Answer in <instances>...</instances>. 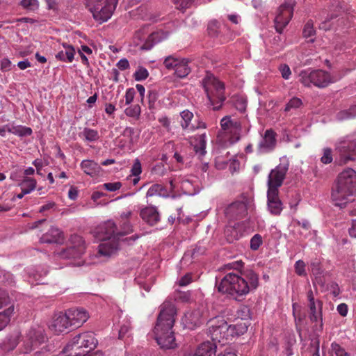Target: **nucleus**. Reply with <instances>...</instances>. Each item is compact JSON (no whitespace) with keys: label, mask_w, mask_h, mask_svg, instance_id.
<instances>
[{"label":"nucleus","mask_w":356,"mask_h":356,"mask_svg":"<svg viewBox=\"0 0 356 356\" xmlns=\"http://www.w3.org/2000/svg\"><path fill=\"white\" fill-rule=\"evenodd\" d=\"M241 275L235 273L227 274L217 285L218 291L226 293L236 300L247 295L250 289H256L259 284L258 275L252 270L247 269Z\"/></svg>","instance_id":"obj_1"},{"label":"nucleus","mask_w":356,"mask_h":356,"mask_svg":"<svg viewBox=\"0 0 356 356\" xmlns=\"http://www.w3.org/2000/svg\"><path fill=\"white\" fill-rule=\"evenodd\" d=\"M177 309L173 303L164 302L154 327L156 341L161 348L163 350L174 349L177 347L174 332L172 331Z\"/></svg>","instance_id":"obj_2"},{"label":"nucleus","mask_w":356,"mask_h":356,"mask_svg":"<svg viewBox=\"0 0 356 356\" xmlns=\"http://www.w3.org/2000/svg\"><path fill=\"white\" fill-rule=\"evenodd\" d=\"M356 195V172L347 168L341 172L332 187L331 199L341 208L352 202Z\"/></svg>","instance_id":"obj_3"},{"label":"nucleus","mask_w":356,"mask_h":356,"mask_svg":"<svg viewBox=\"0 0 356 356\" xmlns=\"http://www.w3.org/2000/svg\"><path fill=\"white\" fill-rule=\"evenodd\" d=\"M97 345V340L92 332L76 334L64 348L66 356H85L93 350Z\"/></svg>","instance_id":"obj_4"},{"label":"nucleus","mask_w":356,"mask_h":356,"mask_svg":"<svg viewBox=\"0 0 356 356\" xmlns=\"http://www.w3.org/2000/svg\"><path fill=\"white\" fill-rule=\"evenodd\" d=\"M201 83L207 95L209 105L215 111L219 110L226 99L224 83L211 73H207Z\"/></svg>","instance_id":"obj_5"},{"label":"nucleus","mask_w":356,"mask_h":356,"mask_svg":"<svg viewBox=\"0 0 356 356\" xmlns=\"http://www.w3.org/2000/svg\"><path fill=\"white\" fill-rule=\"evenodd\" d=\"M209 330L212 335L218 338L223 333V338L228 337H238L243 335L248 330V325L245 322H240L235 325H228L223 319L212 318L208 321Z\"/></svg>","instance_id":"obj_6"},{"label":"nucleus","mask_w":356,"mask_h":356,"mask_svg":"<svg viewBox=\"0 0 356 356\" xmlns=\"http://www.w3.org/2000/svg\"><path fill=\"white\" fill-rule=\"evenodd\" d=\"M339 165L354 161L356 156V131L339 138L334 145Z\"/></svg>","instance_id":"obj_7"},{"label":"nucleus","mask_w":356,"mask_h":356,"mask_svg":"<svg viewBox=\"0 0 356 356\" xmlns=\"http://www.w3.org/2000/svg\"><path fill=\"white\" fill-rule=\"evenodd\" d=\"M118 0H86V6L96 21L102 23L109 19Z\"/></svg>","instance_id":"obj_8"},{"label":"nucleus","mask_w":356,"mask_h":356,"mask_svg":"<svg viewBox=\"0 0 356 356\" xmlns=\"http://www.w3.org/2000/svg\"><path fill=\"white\" fill-rule=\"evenodd\" d=\"M299 77L300 81L307 87L313 85L318 88H325L337 81L328 72L322 70H305L300 72Z\"/></svg>","instance_id":"obj_9"},{"label":"nucleus","mask_w":356,"mask_h":356,"mask_svg":"<svg viewBox=\"0 0 356 356\" xmlns=\"http://www.w3.org/2000/svg\"><path fill=\"white\" fill-rule=\"evenodd\" d=\"M254 209L252 200L247 197H243L241 200H237L230 204L225 210V214L230 219H241L251 213Z\"/></svg>","instance_id":"obj_10"},{"label":"nucleus","mask_w":356,"mask_h":356,"mask_svg":"<svg viewBox=\"0 0 356 356\" xmlns=\"http://www.w3.org/2000/svg\"><path fill=\"white\" fill-rule=\"evenodd\" d=\"M289 161L284 159L274 169L271 170L267 179L268 191H279L278 188L283 184L286 172L289 170Z\"/></svg>","instance_id":"obj_11"},{"label":"nucleus","mask_w":356,"mask_h":356,"mask_svg":"<svg viewBox=\"0 0 356 356\" xmlns=\"http://www.w3.org/2000/svg\"><path fill=\"white\" fill-rule=\"evenodd\" d=\"M296 0H284L278 8L275 18V26L277 32L281 33L293 17Z\"/></svg>","instance_id":"obj_12"},{"label":"nucleus","mask_w":356,"mask_h":356,"mask_svg":"<svg viewBox=\"0 0 356 356\" xmlns=\"http://www.w3.org/2000/svg\"><path fill=\"white\" fill-rule=\"evenodd\" d=\"M276 134L270 129H267L259 143L258 152L259 154H266L272 152L276 146Z\"/></svg>","instance_id":"obj_13"},{"label":"nucleus","mask_w":356,"mask_h":356,"mask_svg":"<svg viewBox=\"0 0 356 356\" xmlns=\"http://www.w3.org/2000/svg\"><path fill=\"white\" fill-rule=\"evenodd\" d=\"M308 307L309 309V318L312 322H318L320 320L321 323L318 327H314L315 331L322 332L323 329V302L321 300H316L314 302H309L308 303Z\"/></svg>","instance_id":"obj_14"},{"label":"nucleus","mask_w":356,"mask_h":356,"mask_svg":"<svg viewBox=\"0 0 356 356\" xmlns=\"http://www.w3.org/2000/svg\"><path fill=\"white\" fill-rule=\"evenodd\" d=\"M70 327H72V325L66 312L65 313L59 312L56 314L49 326L50 329L56 334L65 332Z\"/></svg>","instance_id":"obj_15"},{"label":"nucleus","mask_w":356,"mask_h":356,"mask_svg":"<svg viewBox=\"0 0 356 356\" xmlns=\"http://www.w3.org/2000/svg\"><path fill=\"white\" fill-rule=\"evenodd\" d=\"M66 313L73 327H80L88 318L86 311L82 308L70 309Z\"/></svg>","instance_id":"obj_16"},{"label":"nucleus","mask_w":356,"mask_h":356,"mask_svg":"<svg viewBox=\"0 0 356 356\" xmlns=\"http://www.w3.org/2000/svg\"><path fill=\"white\" fill-rule=\"evenodd\" d=\"M64 241L63 232L56 227H51L49 231L40 238L42 243H56L62 245Z\"/></svg>","instance_id":"obj_17"},{"label":"nucleus","mask_w":356,"mask_h":356,"mask_svg":"<svg viewBox=\"0 0 356 356\" xmlns=\"http://www.w3.org/2000/svg\"><path fill=\"white\" fill-rule=\"evenodd\" d=\"M278 194L279 191H267L268 209L270 213L275 216L280 215L283 209V204Z\"/></svg>","instance_id":"obj_18"},{"label":"nucleus","mask_w":356,"mask_h":356,"mask_svg":"<svg viewBox=\"0 0 356 356\" xmlns=\"http://www.w3.org/2000/svg\"><path fill=\"white\" fill-rule=\"evenodd\" d=\"M140 215L149 225H154L160 220V216L156 207H147L141 209Z\"/></svg>","instance_id":"obj_19"},{"label":"nucleus","mask_w":356,"mask_h":356,"mask_svg":"<svg viewBox=\"0 0 356 356\" xmlns=\"http://www.w3.org/2000/svg\"><path fill=\"white\" fill-rule=\"evenodd\" d=\"M186 324L189 329H195L206 321V318L204 317L202 312L199 309H194L191 312L188 313L186 315Z\"/></svg>","instance_id":"obj_20"},{"label":"nucleus","mask_w":356,"mask_h":356,"mask_svg":"<svg viewBox=\"0 0 356 356\" xmlns=\"http://www.w3.org/2000/svg\"><path fill=\"white\" fill-rule=\"evenodd\" d=\"M191 144L193 146V149L200 156L206 154L207 136L206 134L195 135L191 138Z\"/></svg>","instance_id":"obj_21"},{"label":"nucleus","mask_w":356,"mask_h":356,"mask_svg":"<svg viewBox=\"0 0 356 356\" xmlns=\"http://www.w3.org/2000/svg\"><path fill=\"white\" fill-rule=\"evenodd\" d=\"M242 226L240 223H235L234 225H228L225 229V236L227 243H233L238 240L242 236Z\"/></svg>","instance_id":"obj_22"},{"label":"nucleus","mask_w":356,"mask_h":356,"mask_svg":"<svg viewBox=\"0 0 356 356\" xmlns=\"http://www.w3.org/2000/svg\"><path fill=\"white\" fill-rule=\"evenodd\" d=\"M80 166L83 171L90 177L99 175L102 170L101 166L92 160H83Z\"/></svg>","instance_id":"obj_23"},{"label":"nucleus","mask_w":356,"mask_h":356,"mask_svg":"<svg viewBox=\"0 0 356 356\" xmlns=\"http://www.w3.org/2000/svg\"><path fill=\"white\" fill-rule=\"evenodd\" d=\"M309 269L312 273L315 276V279L318 284H323L324 282L322 277L324 273V269L321 265V261L319 258H314L310 261Z\"/></svg>","instance_id":"obj_24"},{"label":"nucleus","mask_w":356,"mask_h":356,"mask_svg":"<svg viewBox=\"0 0 356 356\" xmlns=\"http://www.w3.org/2000/svg\"><path fill=\"white\" fill-rule=\"evenodd\" d=\"M63 46L64 49L56 54V58L63 62H72L75 54L74 48L72 45L65 43H63Z\"/></svg>","instance_id":"obj_25"},{"label":"nucleus","mask_w":356,"mask_h":356,"mask_svg":"<svg viewBox=\"0 0 356 356\" xmlns=\"http://www.w3.org/2000/svg\"><path fill=\"white\" fill-rule=\"evenodd\" d=\"M216 346L211 341H206L201 343L195 351L197 356H212L216 353Z\"/></svg>","instance_id":"obj_26"},{"label":"nucleus","mask_w":356,"mask_h":356,"mask_svg":"<svg viewBox=\"0 0 356 356\" xmlns=\"http://www.w3.org/2000/svg\"><path fill=\"white\" fill-rule=\"evenodd\" d=\"M7 131L9 133H11L14 135H16L19 137H24L31 136L33 133L32 129L30 127L22 126V125H15L7 124L6 125Z\"/></svg>","instance_id":"obj_27"},{"label":"nucleus","mask_w":356,"mask_h":356,"mask_svg":"<svg viewBox=\"0 0 356 356\" xmlns=\"http://www.w3.org/2000/svg\"><path fill=\"white\" fill-rule=\"evenodd\" d=\"M83 246H67L58 254L61 258L70 259L79 257L83 252Z\"/></svg>","instance_id":"obj_28"},{"label":"nucleus","mask_w":356,"mask_h":356,"mask_svg":"<svg viewBox=\"0 0 356 356\" xmlns=\"http://www.w3.org/2000/svg\"><path fill=\"white\" fill-rule=\"evenodd\" d=\"M155 195L166 198L170 197V193L164 186L159 184H154L149 188L146 193V197H148Z\"/></svg>","instance_id":"obj_29"},{"label":"nucleus","mask_w":356,"mask_h":356,"mask_svg":"<svg viewBox=\"0 0 356 356\" xmlns=\"http://www.w3.org/2000/svg\"><path fill=\"white\" fill-rule=\"evenodd\" d=\"M20 334L16 331L8 335L2 344V348L6 351L14 350L19 343Z\"/></svg>","instance_id":"obj_30"},{"label":"nucleus","mask_w":356,"mask_h":356,"mask_svg":"<svg viewBox=\"0 0 356 356\" xmlns=\"http://www.w3.org/2000/svg\"><path fill=\"white\" fill-rule=\"evenodd\" d=\"M119 250V246H98V251L96 256L97 257H102L104 260H106L115 256Z\"/></svg>","instance_id":"obj_31"},{"label":"nucleus","mask_w":356,"mask_h":356,"mask_svg":"<svg viewBox=\"0 0 356 356\" xmlns=\"http://www.w3.org/2000/svg\"><path fill=\"white\" fill-rule=\"evenodd\" d=\"M181 118V127L184 130H189L193 131L195 130L194 124H191V122L193 118V113L188 110H184L180 113Z\"/></svg>","instance_id":"obj_32"},{"label":"nucleus","mask_w":356,"mask_h":356,"mask_svg":"<svg viewBox=\"0 0 356 356\" xmlns=\"http://www.w3.org/2000/svg\"><path fill=\"white\" fill-rule=\"evenodd\" d=\"M79 137L86 142H96L99 138V134L97 130L86 127L79 134Z\"/></svg>","instance_id":"obj_33"},{"label":"nucleus","mask_w":356,"mask_h":356,"mask_svg":"<svg viewBox=\"0 0 356 356\" xmlns=\"http://www.w3.org/2000/svg\"><path fill=\"white\" fill-rule=\"evenodd\" d=\"M163 40L162 34L159 32H154L150 34L143 46L142 49L150 50L156 44L160 42Z\"/></svg>","instance_id":"obj_34"},{"label":"nucleus","mask_w":356,"mask_h":356,"mask_svg":"<svg viewBox=\"0 0 356 356\" xmlns=\"http://www.w3.org/2000/svg\"><path fill=\"white\" fill-rule=\"evenodd\" d=\"M28 337H29L31 343H32V345H35V346L41 344L45 341V336L42 331L40 330H30L28 334Z\"/></svg>","instance_id":"obj_35"},{"label":"nucleus","mask_w":356,"mask_h":356,"mask_svg":"<svg viewBox=\"0 0 356 356\" xmlns=\"http://www.w3.org/2000/svg\"><path fill=\"white\" fill-rule=\"evenodd\" d=\"M37 181L35 179L26 177L22 182L19 184L22 191H24V193L29 194L35 190L36 187Z\"/></svg>","instance_id":"obj_36"},{"label":"nucleus","mask_w":356,"mask_h":356,"mask_svg":"<svg viewBox=\"0 0 356 356\" xmlns=\"http://www.w3.org/2000/svg\"><path fill=\"white\" fill-rule=\"evenodd\" d=\"M106 227L109 228V230L105 234H103V228L97 232V238L99 241H106L111 239L113 234L115 233V224L109 221L106 224Z\"/></svg>","instance_id":"obj_37"},{"label":"nucleus","mask_w":356,"mask_h":356,"mask_svg":"<svg viewBox=\"0 0 356 356\" xmlns=\"http://www.w3.org/2000/svg\"><path fill=\"white\" fill-rule=\"evenodd\" d=\"M175 70L178 77L184 78L190 73L191 68L188 65V61L186 59H181Z\"/></svg>","instance_id":"obj_38"},{"label":"nucleus","mask_w":356,"mask_h":356,"mask_svg":"<svg viewBox=\"0 0 356 356\" xmlns=\"http://www.w3.org/2000/svg\"><path fill=\"white\" fill-rule=\"evenodd\" d=\"M14 312V306L9 307L7 309L0 312V331L2 330L10 322V317Z\"/></svg>","instance_id":"obj_39"},{"label":"nucleus","mask_w":356,"mask_h":356,"mask_svg":"<svg viewBox=\"0 0 356 356\" xmlns=\"http://www.w3.org/2000/svg\"><path fill=\"white\" fill-rule=\"evenodd\" d=\"M356 117V105H353L348 110H343L337 114L338 120H345Z\"/></svg>","instance_id":"obj_40"},{"label":"nucleus","mask_w":356,"mask_h":356,"mask_svg":"<svg viewBox=\"0 0 356 356\" xmlns=\"http://www.w3.org/2000/svg\"><path fill=\"white\" fill-rule=\"evenodd\" d=\"M296 343V337L294 335H289L286 339L283 353L286 356H292L293 355V346Z\"/></svg>","instance_id":"obj_41"},{"label":"nucleus","mask_w":356,"mask_h":356,"mask_svg":"<svg viewBox=\"0 0 356 356\" xmlns=\"http://www.w3.org/2000/svg\"><path fill=\"white\" fill-rule=\"evenodd\" d=\"M339 13H332L331 15H328L324 19H322V22L319 24V28L324 31L330 30L332 28V23L331 21L339 16Z\"/></svg>","instance_id":"obj_42"},{"label":"nucleus","mask_w":356,"mask_h":356,"mask_svg":"<svg viewBox=\"0 0 356 356\" xmlns=\"http://www.w3.org/2000/svg\"><path fill=\"white\" fill-rule=\"evenodd\" d=\"M141 113L140 106L138 104L130 105L124 109V113L128 117L138 118Z\"/></svg>","instance_id":"obj_43"},{"label":"nucleus","mask_w":356,"mask_h":356,"mask_svg":"<svg viewBox=\"0 0 356 356\" xmlns=\"http://www.w3.org/2000/svg\"><path fill=\"white\" fill-rule=\"evenodd\" d=\"M181 60V58H176L174 56H168L165 58L163 65L168 70H175Z\"/></svg>","instance_id":"obj_44"},{"label":"nucleus","mask_w":356,"mask_h":356,"mask_svg":"<svg viewBox=\"0 0 356 356\" xmlns=\"http://www.w3.org/2000/svg\"><path fill=\"white\" fill-rule=\"evenodd\" d=\"M208 34L212 38L219 37L218 23L216 20L209 22L207 27Z\"/></svg>","instance_id":"obj_45"},{"label":"nucleus","mask_w":356,"mask_h":356,"mask_svg":"<svg viewBox=\"0 0 356 356\" xmlns=\"http://www.w3.org/2000/svg\"><path fill=\"white\" fill-rule=\"evenodd\" d=\"M148 76L149 72L143 66L138 67L137 70L134 74V78L137 81H143L146 79Z\"/></svg>","instance_id":"obj_46"},{"label":"nucleus","mask_w":356,"mask_h":356,"mask_svg":"<svg viewBox=\"0 0 356 356\" xmlns=\"http://www.w3.org/2000/svg\"><path fill=\"white\" fill-rule=\"evenodd\" d=\"M302 104V100L298 97L291 98L286 104L284 111L286 112L290 111L291 109H296L300 107Z\"/></svg>","instance_id":"obj_47"},{"label":"nucleus","mask_w":356,"mask_h":356,"mask_svg":"<svg viewBox=\"0 0 356 356\" xmlns=\"http://www.w3.org/2000/svg\"><path fill=\"white\" fill-rule=\"evenodd\" d=\"M195 0H173L176 8L182 12L190 8Z\"/></svg>","instance_id":"obj_48"},{"label":"nucleus","mask_w":356,"mask_h":356,"mask_svg":"<svg viewBox=\"0 0 356 356\" xmlns=\"http://www.w3.org/2000/svg\"><path fill=\"white\" fill-rule=\"evenodd\" d=\"M323 154L321 158V161L323 164H329L332 162V150L331 148L326 147L323 149Z\"/></svg>","instance_id":"obj_49"},{"label":"nucleus","mask_w":356,"mask_h":356,"mask_svg":"<svg viewBox=\"0 0 356 356\" xmlns=\"http://www.w3.org/2000/svg\"><path fill=\"white\" fill-rule=\"evenodd\" d=\"M232 125L230 134H234V135H237L235 141H238L240 139V132L241 130V124L238 120H232Z\"/></svg>","instance_id":"obj_50"},{"label":"nucleus","mask_w":356,"mask_h":356,"mask_svg":"<svg viewBox=\"0 0 356 356\" xmlns=\"http://www.w3.org/2000/svg\"><path fill=\"white\" fill-rule=\"evenodd\" d=\"M310 352L313 353L312 356L319 355V340L318 336L314 337L311 339Z\"/></svg>","instance_id":"obj_51"},{"label":"nucleus","mask_w":356,"mask_h":356,"mask_svg":"<svg viewBox=\"0 0 356 356\" xmlns=\"http://www.w3.org/2000/svg\"><path fill=\"white\" fill-rule=\"evenodd\" d=\"M303 36L305 38H309L315 34V30L314 29L313 22L308 21L304 26L302 31Z\"/></svg>","instance_id":"obj_52"},{"label":"nucleus","mask_w":356,"mask_h":356,"mask_svg":"<svg viewBox=\"0 0 356 356\" xmlns=\"http://www.w3.org/2000/svg\"><path fill=\"white\" fill-rule=\"evenodd\" d=\"M131 330V325L129 322H126L120 326L119 330V339H123L125 337H129V332Z\"/></svg>","instance_id":"obj_53"},{"label":"nucleus","mask_w":356,"mask_h":356,"mask_svg":"<svg viewBox=\"0 0 356 356\" xmlns=\"http://www.w3.org/2000/svg\"><path fill=\"white\" fill-rule=\"evenodd\" d=\"M142 172L141 163L138 159H136L134 161L131 169V175L134 177H138Z\"/></svg>","instance_id":"obj_54"},{"label":"nucleus","mask_w":356,"mask_h":356,"mask_svg":"<svg viewBox=\"0 0 356 356\" xmlns=\"http://www.w3.org/2000/svg\"><path fill=\"white\" fill-rule=\"evenodd\" d=\"M21 5L28 10H34L38 7L37 0H22Z\"/></svg>","instance_id":"obj_55"},{"label":"nucleus","mask_w":356,"mask_h":356,"mask_svg":"<svg viewBox=\"0 0 356 356\" xmlns=\"http://www.w3.org/2000/svg\"><path fill=\"white\" fill-rule=\"evenodd\" d=\"M295 271L300 276L306 275L305 264L302 260H298L296 262Z\"/></svg>","instance_id":"obj_56"},{"label":"nucleus","mask_w":356,"mask_h":356,"mask_svg":"<svg viewBox=\"0 0 356 356\" xmlns=\"http://www.w3.org/2000/svg\"><path fill=\"white\" fill-rule=\"evenodd\" d=\"M232 119L229 116H225L220 120V126L223 131L229 133L231 130Z\"/></svg>","instance_id":"obj_57"},{"label":"nucleus","mask_w":356,"mask_h":356,"mask_svg":"<svg viewBox=\"0 0 356 356\" xmlns=\"http://www.w3.org/2000/svg\"><path fill=\"white\" fill-rule=\"evenodd\" d=\"M135 95L136 91L133 88H129L126 90L124 95L125 105H130L133 102Z\"/></svg>","instance_id":"obj_58"},{"label":"nucleus","mask_w":356,"mask_h":356,"mask_svg":"<svg viewBox=\"0 0 356 356\" xmlns=\"http://www.w3.org/2000/svg\"><path fill=\"white\" fill-rule=\"evenodd\" d=\"M131 215H132V213L131 211H127L126 212H123L120 215V218L122 219V221H124V222H123L124 229L127 232L131 230V225H130L129 222H127V220L131 216Z\"/></svg>","instance_id":"obj_59"},{"label":"nucleus","mask_w":356,"mask_h":356,"mask_svg":"<svg viewBox=\"0 0 356 356\" xmlns=\"http://www.w3.org/2000/svg\"><path fill=\"white\" fill-rule=\"evenodd\" d=\"M103 187L108 191L114 192L119 190L122 187V184L120 181L113 183H105Z\"/></svg>","instance_id":"obj_60"},{"label":"nucleus","mask_w":356,"mask_h":356,"mask_svg":"<svg viewBox=\"0 0 356 356\" xmlns=\"http://www.w3.org/2000/svg\"><path fill=\"white\" fill-rule=\"evenodd\" d=\"M158 99V93L156 90H152L148 91V101H149V108H152L155 102Z\"/></svg>","instance_id":"obj_61"},{"label":"nucleus","mask_w":356,"mask_h":356,"mask_svg":"<svg viewBox=\"0 0 356 356\" xmlns=\"http://www.w3.org/2000/svg\"><path fill=\"white\" fill-rule=\"evenodd\" d=\"M11 62L8 58H3L0 62V69L2 72L10 70Z\"/></svg>","instance_id":"obj_62"},{"label":"nucleus","mask_w":356,"mask_h":356,"mask_svg":"<svg viewBox=\"0 0 356 356\" xmlns=\"http://www.w3.org/2000/svg\"><path fill=\"white\" fill-rule=\"evenodd\" d=\"M192 282V275L191 273H186L185 275L181 277L179 280V285L185 286L189 284Z\"/></svg>","instance_id":"obj_63"},{"label":"nucleus","mask_w":356,"mask_h":356,"mask_svg":"<svg viewBox=\"0 0 356 356\" xmlns=\"http://www.w3.org/2000/svg\"><path fill=\"white\" fill-rule=\"evenodd\" d=\"M280 70L282 74V76L284 79H289L291 74L289 67L287 65H282L280 66Z\"/></svg>","instance_id":"obj_64"}]
</instances>
